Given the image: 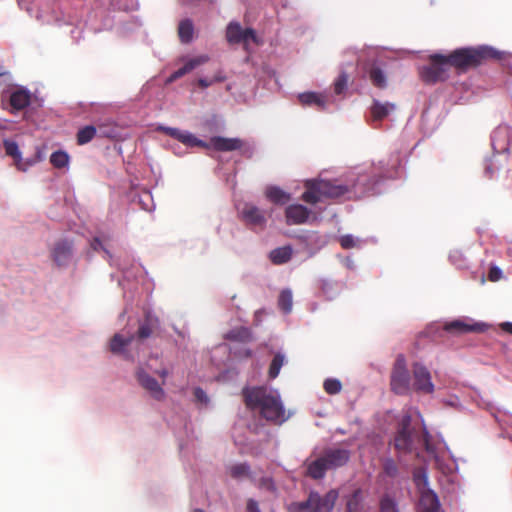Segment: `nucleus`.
<instances>
[{
	"label": "nucleus",
	"mask_w": 512,
	"mask_h": 512,
	"mask_svg": "<svg viewBox=\"0 0 512 512\" xmlns=\"http://www.w3.org/2000/svg\"><path fill=\"white\" fill-rule=\"evenodd\" d=\"M242 396L246 408L258 411L267 422L281 425L289 418L279 394L266 387H245Z\"/></svg>",
	"instance_id": "nucleus-1"
},
{
	"label": "nucleus",
	"mask_w": 512,
	"mask_h": 512,
	"mask_svg": "<svg viewBox=\"0 0 512 512\" xmlns=\"http://www.w3.org/2000/svg\"><path fill=\"white\" fill-rule=\"evenodd\" d=\"M506 53L498 51L490 46L459 48L448 55H445L451 68L459 72H466L475 68L488 60H502Z\"/></svg>",
	"instance_id": "nucleus-2"
},
{
	"label": "nucleus",
	"mask_w": 512,
	"mask_h": 512,
	"mask_svg": "<svg viewBox=\"0 0 512 512\" xmlns=\"http://www.w3.org/2000/svg\"><path fill=\"white\" fill-rule=\"evenodd\" d=\"M157 131L168 135L187 147H201L204 149L212 148L218 152H230L239 150L243 147L244 142L240 138H225L221 136H214L207 143L198 139L194 134L183 131L178 128L158 126Z\"/></svg>",
	"instance_id": "nucleus-3"
},
{
	"label": "nucleus",
	"mask_w": 512,
	"mask_h": 512,
	"mask_svg": "<svg viewBox=\"0 0 512 512\" xmlns=\"http://www.w3.org/2000/svg\"><path fill=\"white\" fill-rule=\"evenodd\" d=\"M159 327L158 317L150 312L145 313L143 321L139 323V327L135 335L124 337L122 334L116 333L110 340V351L116 355H122L125 359H132L127 347L137 339L138 342L149 338Z\"/></svg>",
	"instance_id": "nucleus-4"
},
{
	"label": "nucleus",
	"mask_w": 512,
	"mask_h": 512,
	"mask_svg": "<svg viewBox=\"0 0 512 512\" xmlns=\"http://www.w3.org/2000/svg\"><path fill=\"white\" fill-rule=\"evenodd\" d=\"M305 192L302 200L308 204H316L324 198L336 199L350 192L348 185L339 184L337 180L310 179L304 184Z\"/></svg>",
	"instance_id": "nucleus-5"
},
{
	"label": "nucleus",
	"mask_w": 512,
	"mask_h": 512,
	"mask_svg": "<svg viewBox=\"0 0 512 512\" xmlns=\"http://www.w3.org/2000/svg\"><path fill=\"white\" fill-rule=\"evenodd\" d=\"M350 459V451L344 448L326 449L320 457L307 465L306 474L312 479L319 480L326 471L344 466Z\"/></svg>",
	"instance_id": "nucleus-6"
},
{
	"label": "nucleus",
	"mask_w": 512,
	"mask_h": 512,
	"mask_svg": "<svg viewBox=\"0 0 512 512\" xmlns=\"http://www.w3.org/2000/svg\"><path fill=\"white\" fill-rule=\"evenodd\" d=\"M428 60V64L419 68V77L425 84L444 82L450 77L451 69L445 55L435 53Z\"/></svg>",
	"instance_id": "nucleus-7"
},
{
	"label": "nucleus",
	"mask_w": 512,
	"mask_h": 512,
	"mask_svg": "<svg viewBox=\"0 0 512 512\" xmlns=\"http://www.w3.org/2000/svg\"><path fill=\"white\" fill-rule=\"evenodd\" d=\"M411 378L403 355H398L391 372L390 385L393 392L406 395L411 390Z\"/></svg>",
	"instance_id": "nucleus-8"
},
{
	"label": "nucleus",
	"mask_w": 512,
	"mask_h": 512,
	"mask_svg": "<svg viewBox=\"0 0 512 512\" xmlns=\"http://www.w3.org/2000/svg\"><path fill=\"white\" fill-rule=\"evenodd\" d=\"M413 384L412 389L421 394H432L435 390L430 371L420 363L412 366Z\"/></svg>",
	"instance_id": "nucleus-9"
},
{
	"label": "nucleus",
	"mask_w": 512,
	"mask_h": 512,
	"mask_svg": "<svg viewBox=\"0 0 512 512\" xmlns=\"http://www.w3.org/2000/svg\"><path fill=\"white\" fill-rule=\"evenodd\" d=\"M226 39L230 44L243 43L245 46L249 41L257 43V35L252 28L243 29L239 22L232 21L226 28Z\"/></svg>",
	"instance_id": "nucleus-10"
},
{
	"label": "nucleus",
	"mask_w": 512,
	"mask_h": 512,
	"mask_svg": "<svg viewBox=\"0 0 512 512\" xmlns=\"http://www.w3.org/2000/svg\"><path fill=\"white\" fill-rule=\"evenodd\" d=\"M135 375L140 386L145 389L153 399L157 401H163L165 399L166 393L162 385L143 368H138Z\"/></svg>",
	"instance_id": "nucleus-11"
},
{
	"label": "nucleus",
	"mask_w": 512,
	"mask_h": 512,
	"mask_svg": "<svg viewBox=\"0 0 512 512\" xmlns=\"http://www.w3.org/2000/svg\"><path fill=\"white\" fill-rule=\"evenodd\" d=\"M338 498V492L334 489L328 491L324 496L317 492H311L313 512H331Z\"/></svg>",
	"instance_id": "nucleus-12"
},
{
	"label": "nucleus",
	"mask_w": 512,
	"mask_h": 512,
	"mask_svg": "<svg viewBox=\"0 0 512 512\" xmlns=\"http://www.w3.org/2000/svg\"><path fill=\"white\" fill-rule=\"evenodd\" d=\"M310 214L311 211L301 204L289 205L285 210L286 223L288 225L303 224L308 220Z\"/></svg>",
	"instance_id": "nucleus-13"
},
{
	"label": "nucleus",
	"mask_w": 512,
	"mask_h": 512,
	"mask_svg": "<svg viewBox=\"0 0 512 512\" xmlns=\"http://www.w3.org/2000/svg\"><path fill=\"white\" fill-rule=\"evenodd\" d=\"M241 215L243 220L249 225L263 227L266 224L264 212L252 204H245Z\"/></svg>",
	"instance_id": "nucleus-14"
},
{
	"label": "nucleus",
	"mask_w": 512,
	"mask_h": 512,
	"mask_svg": "<svg viewBox=\"0 0 512 512\" xmlns=\"http://www.w3.org/2000/svg\"><path fill=\"white\" fill-rule=\"evenodd\" d=\"M31 97V92L28 89L19 87L11 92L9 104L13 111H20L30 105Z\"/></svg>",
	"instance_id": "nucleus-15"
},
{
	"label": "nucleus",
	"mask_w": 512,
	"mask_h": 512,
	"mask_svg": "<svg viewBox=\"0 0 512 512\" xmlns=\"http://www.w3.org/2000/svg\"><path fill=\"white\" fill-rule=\"evenodd\" d=\"M420 512H440L438 496L430 489L423 490L419 499Z\"/></svg>",
	"instance_id": "nucleus-16"
},
{
	"label": "nucleus",
	"mask_w": 512,
	"mask_h": 512,
	"mask_svg": "<svg viewBox=\"0 0 512 512\" xmlns=\"http://www.w3.org/2000/svg\"><path fill=\"white\" fill-rule=\"evenodd\" d=\"M413 435L412 432L398 430L394 438V447L400 453H408L412 450Z\"/></svg>",
	"instance_id": "nucleus-17"
},
{
	"label": "nucleus",
	"mask_w": 512,
	"mask_h": 512,
	"mask_svg": "<svg viewBox=\"0 0 512 512\" xmlns=\"http://www.w3.org/2000/svg\"><path fill=\"white\" fill-rule=\"evenodd\" d=\"M298 100L302 106H316L319 109H324L326 104L325 96L316 92L301 93Z\"/></svg>",
	"instance_id": "nucleus-18"
},
{
	"label": "nucleus",
	"mask_w": 512,
	"mask_h": 512,
	"mask_svg": "<svg viewBox=\"0 0 512 512\" xmlns=\"http://www.w3.org/2000/svg\"><path fill=\"white\" fill-rule=\"evenodd\" d=\"M395 105L393 103H381L378 100H374L371 106V116L374 121H381L387 117L393 110Z\"/></svg>",
	"instance_id": "nucleus-19"
},
{
	"label": "nucleus",
	"mask_w": 512,
	"mask_h": 512,
	"mask_svg": "<svg viewBox=\"0 0 512 512\" xmlns=\"http://www.w3.org/2000/svg\"><path fill=\"white\" fill-rule=\"evenodd\" d=\"M444 330L452 334H463L480 330L479 324L470 325L462 320H454L444 325Z\"/></svg>",
	"instance_id": "nucleus-20"
},
{
	"label": "nucleus",
	"mask_w": 512,
	"mask_h": 512,
	"mask_svg": "<svg viewBox=\"0 0 512 512\" xmlns=\"http://www.w3.org/2000/svg\"><path fill=\"white\" fill-rule=\"evenodd\" d=\"M72 245L68 241L58 242L53 250V258L58 265H62L70 257Z\"/></svg>",
	"instance_id": "nucleus-21"
},
{
	"label": "nucleus",
	"mask_w": 512,
	"mask_h": 512,
	"mask_svg": "<svg viewBox=\"0 0 512 512\" xmlns=\"http://www.w3.org/2000/svg\"><path fill=\"white\" fill-rule=\"evenodd\" d=\"M3 145H4L6 154L8 156L13 157L17 169L21 170V171H27V165L22 166V157H21V153L19 151L18 144L15 141L4 140Z\"/></svg>",
	"instance_id": "nucleus-22"
},
{
	"label": "nucleus",
	"mask_w": 512,
	"mask_h": 512,
	"mask_svg": "<svg viewBox=\"0 0 512 512\" xmlns=\"http://www.w3.org/2000/svg\"><path fill=\"white\" fill-rule=\"evenodd\" d=\"M292 257V249L290 246L279 247L270 252L269 258L275 265L287 263Z\"/></svg>",
	"instance_id": "nucleus-23"
},
{
	"label": "nucleus",
	"mask_w": 512,
	"mask_h": 512,
	"mask_svg": "<svg viewBox=\"0 0 512 512\" xmlns=\"http://www.w3.org/2000/svg\"><path fill=\"white\" fill-rule=\"evenodd\" d=\"M266 197L274 204H285L290 200V194L279 187L271 186L266 189Z\"/></svg>",
	"instance_id": "nucleus-24"
},
{
	"label": "nucleus",
	"mask_w": 512,
	"mask_h": 512,
	"mask_svg": "<svg viewBox=\"0 0 512 512\" xmlns=\"http://www.w3.org/2000/svg\"><path fill=\"white\" fill-rule=\"evenodd\" d=\"M194 26L190 19H184L179 23L178 36L182 43H190L193 39Z\"/></svg>",
	"instance_id": "nucleus-25"
},
{
	"label": "nucleus",
	"mask_w": 512,
	"mask_h": 512,
	"mask_svg": "<svg viewBox=\"0 0 512 512\" xmlns=\"http://www.w3.org/2000/svg\"><path fill=\"white\" fill-rule=\"evenodd\" d=\"M225 338L231 341L250 342L252 340L251 330L247 327H238L230 330Z\"/></svg>",
	"instance_id": "nucleus-26"
},
{
	"label": "nucleus",
	"mask_w": 512,
	"mask_h": 512,
	"mask_svg": "<svg viewBox=\"0 0 512 512\" xmlns=\"http://www.w3.org/2000/svg\"><path fill=\"white\" fill-rule=\"evenodd\" d=\"M379 512H400L396 499L388 493L383 494L379 500Z\"/></svg>",
	"instance_id": "nucleus-27"
},
{
	"label": "nucleus",
	"mask_w": 512,
	"mask_h": 512,
	"mask_svg": "<svg viewBox=\"0 0 512 512\" xmlns=\"http://www.w3.org/2000/svg\"><path fill=\"white\" fill-rule=\"evenodd\" d=\"M293 297L289 289H284L280 292L278 297V306L285 313L288 314L292 311Z\"/></svg>",
	"instance_id": "nucleus-28"
},
{
	"label": "nucleus",
	"mask_w": 512,
	"mask_h": 512,
	"mask_svg": "<svg viewBox=\"0 0 512 512\" xmlns=\"http://www.w3.org/2000/svg\"><path fill=\"white\" fill-rule=\"evenodd\" d=\"M369 78L374 86L378 88L386 87V76L381 68L372 66L369 70Z\"/></svg>",
	"instance_id": "nucleus-29"
},
{
	"label": "nucleus",
	"mask_w": 512,
	"mask_h": 512,
	"mask_svg": "<svg viewBox=\"0 0 512 512\" xmlns=\"http://www.w3.org/2000/svg\"><path fill=\"white\" fill-rule=\"evenodd\" d=\"M96 128L92 125H87L81 128L76 135L77 144L84 145L89 143L96 135Z\"/></svg>",
	"instance_id": "nucleus-30"
},
{
	"label": "nucleus",
	"mask_w": 512,
	"mask_h": 512,
	"mask_svg": "<svg viewBox=\"0 0 512 512\" xmlns=\"http://www.w3.org/2000/svg\"><path fill=\"white\" fill-rule=\"evenodd\" d=\"M50 162L55 168H64L69 163V155L62 150L55 151L50 156Z\"/></svg>",
	"instance_id": "nucleus-31"
},
{
	"label": "nucleus",
	"mask_w": 512,
	"mask_h": 512,
	"mask_svg": "<svg viewBox=\"0 0 512 512\" xmlns=\"http://www.w3.org/2000/svg\"><path fill=\"white\" fill-rule=\"evenodd\" d=\"M288 512H313L311 493L306 501L292 502L288 505Z\"/></svg>",
	"instance_id": "nucleus-32"
},
{
	"label": "nucleus",
	"mask_w": 512,
	"mask_h": 512,
	"mask_svg": "<svg viewBox=\"0 0 512 512\" xmlns=\"http://www.w3.org/2000/svg\"><path fill=\"white\" fill-rule=\"evenodd\" d=\"M229 473L232 478L240 479L249 476L250 467L246 463L235 464L229 468Z\"/></svg>",
	"instance_id": "nucleus-33"
},
{
	"label": "nucleus",
	"mask_w": 512,
	"mask_h": 512,
	"mask_svg": "<svg viewBox=\"0 0 512 512\" xmlns=\"http://www.w3.org/2000/svg\"><path fill=\"white\" fill-rule=\"evenodd\" d=\"M284 363V357L280 353H277L274 358L272 359V362L269 367L268 376L270 379H275L280 372L281 367Z\"/></svg>",
	"instance_id": "nucleus-34"
},
{
	"label": "nucleus",
	"mask_w": 512,
	"mask_h": 512,
	"mask_svg": "<svg viewBox=\"0 0 512 512\" xmlns=\"http://www.w3.org/2000/svg\"><path fill=\"white\" fill-rule=\"evenodd\" d=\"M360 511H361L360 491L356 490L348 498L347 503H346L345 512H360Z\"/></svg>",
	"instance_id": "nucleus-35"
},
{
	"label": "nucleus",
	"mask_w": 512,
	"mask_h": 512,
	"mask_svg": "<svg viewBox=\"0 0 512 512\" xmlns=\"http://www.w3.org/2000/svg\"><path fill=\"white\" fill-rule=\"evenodd\" d=\"M324 390L327 394H338L342 389V384L338 379L329 378L324 381Z\"/></svg>",
	"instance_id": "nucleus-36"
},
{
	"label": "nucleus",
	"mask_w": 512,
	"mask_h": 512,
	"mask_svg": "<svg viewBox=\"0 0 512 512\" xmlns=\"http://www.w3.org/2000/svg\"><path fill=\"white\" fill-rule=\"evenodd\" d=\"M349 76L346 72H341L334 82V92L337 95L342 94L348 85Z\"/></svg>",
	"instance_id": "nucleus-37"
},
{
	"label": "nucleus",
	"mask_w": 512,
	"mask_h": 512,
	"mask_svg": "<svg viewBox=\"0 0 512 512\" xmlns=\"http://www.w3.org/2000/svg\"><path fill=\"white\" fill-rule=\"evenodd\" d=\"M383 471L388 477L394 478L398 475V466L392 458H386L383 461Z\"/></svg>",
	"instance_id": "nucleus-38"
},
{
	"label": "nucleus",
	"mask_w": 512,
	"mask_h": 512,
	"mask_svg": "<svg viewBox=\"0 0 512 512\" xmlns=\"http://www.w3.org/2000/svg\"><path fill=\"white\" fill-rule=\"evenodd\" d=\"M209 61V56L208 55H199L197 57H194V58H191L189 59L185 64L184 66L186 67V69L188 70V72H191L192 70H194L195 68H197L198 66L202 65V64H205Z\"/></svg>",
	"instance_id": "nucleus-39"
},
{
	"label": "nucleus",
	"mask_w": 512,
	"mask_h": 512,
	"mask_svg": "<svg viewBox=\"0 0 512 512\" xmlns=\"http://www.w3.org/2000/svg\"><path fill=\"white\" fill-rule=\"evenodd\" d=\"M449 260L453 265L458 268H463L466 265V259L460 250H452L449 254Z\"/></svg>",
	"instance_id": "nucleus-40"
},
{
	"label": "nucleus",
	"mask_w": 512,
	"mask_h": 512,
	"mask_svg": "<svg viewBox=\"0 0 512 512\" xmlns=\"http://www.w3.org/2000/svg\"><path fill=\"white\" fill-rule=\"evenodd\" d=\"M340 245L343 249H351L356 246L355 240L352 235H344L339 239Z\"/></svg>",
	"instance_id": "nucleus-41"
},
{
	"label": "nucleus",
	"mask_w": 512,
	"mask_h": 512,
	"mask_svg": "<svg viewBox=\"0 0 512 512\" xmlns=\"http://www.w3.org/2000/svg\"><path fill=\"white\" fill-rule=\"evenodd\" d=\"M411 421H412V418L409 414L404 415L399 423L398 430H404L405 432H412V429L410 428Z\"/></svg>",
	"instance_id": "nucleus-42"
},
{
	"label": "nucleus",
	"mask_w": 512,
	"mask_h": 512,
	"mask_svg": "<svg viewBox=\"0 0 512 512\" xmlns=\"http://www.w3.org/2000/svg\"><path fill=\"white\" fill-rule=\"evenodd\" d=\"M502 277V271L498 267H491L488 272V279L492 282L500 280Z\"/></svg>",
	"instance_id": "nucleus-43"
},
{
	"label": "nucleus",
	"mask_w": 512,
	"mask_h": 512,
	"mask_svg": "<svg viewBox=\"0 0 512 512\" xmlns=\"http://www.w3.org/2000/svg\"><path fill=\"white\" fill-rule=\"evenodd\" d=\"M194 396L199 402H207L208 397L206 393L201 388H196L194 390Z\"/></svg>",
	"instance_id": "nucleus-44"
},
{
	"label": "nucleus",
	"mask_w": 512,
	"mask_h": 512,
	"mask_svg": "<svg viewBox=\"0 0 512 512\" xmlns=\"http://www.w3.org/2000/svg\"><path fill=\"white\" fill-rule=\"evenodd\" d=\"M189 73L185 66L177 69L171 76L170 80H176L178 78L183 77L185 74Z\"/></svg>",
	"instance_id": "nucleus-45"
},
{
	"label": "nucleus",
	"mask_w": 512,
	"mask_h": 512,
	"mask_svg": "<svg viewBox=\"0 0 512 512\" xmlns=\"http://www.w3.org/2000/svg\"><path fill=\"white\" fill-rule=\"evenodd\" d=\"M189 73L185 66L177 69L171 76L170 80H176L178 78L183 77L185 74Z\"/></svg>",
	"instance_id": "nucleus-46"
},
{
	"label": "nucleus",
	"mask_w": 512,
	"mask_h": 512,
	"mask_svg": "<svg viewBox=\"0 0 512 512\" xmlns=\"http://www.w3.org/2000/svg\"><path fill=\"white\" fill-rule=\"evenodd\" d=\"M247 511L248 512H261L258 506V503L254 499H249L247 501Z\"/></svg>",
	"instance_id": "nucleus-47"
},
{
	"label": "nucleus",
	"mask_w": 512,
	"mask_h": 512,
	"mask_svg": "<svg viewBox=\"0 0 512 512\" xmlns=\"http://www.w3.org/2000/svg\"><path fill=\"white\" fill-rule=\"evenodd\" d=\"M500 327L503 331L512 335V323L511 322H503L500 324Z\"/></svg>",
	"instance_id": "nucleus-48"
},
{
	"label": "nucleus",
	"mask_w": 512,
	"mask_h": 512,
	"mask_svg": "<svg viewBox=\"0 0 512 512\" xmlns=\"http://www.w3.org/2000/svg\"><path fill=\"white\" fill-rule=\"evenodd\" d=\"M156 374H158L162 379V385L165 384V378L168 376L169 372L166 368H163V369H160L156 372Z\"/></svg>",
	"instance_id": "nucleus-49"
},
{
	"label": "nucleus",
	"mask_w": 512,
	"mask_h": 512,
	"mask_svg": "<svg viewBox=\"0 0 512 512\" xmlns=\"http://www.w3.org/2000/svg\"><path fill=\"white\" fill-rule=\"evenodd\" d=\"M422 442L425 448L428 450L429 446V433L426 429H424L423 436H422Z\"/></svg>",
	"instance_id": "nucleus-50"
},
{
	"label": "nucleus",
	"mask_w": 512,
	"mask_h": 512,
	"mask_svg": "<svg viewBox=\"0 0 512 512\" xmlns=\"http://www.w3.org/2000/svg\"><path fill=\"white\" fill-rule=\"evenodd\" d=\"M36 162H37L36 159H27V160L22 159V166L27 165V169H28L29 167L33 166Z\"/></svg>",
	"instance_id": "nucleus-51"
},
{
	"label": "nucleus",
	"mask_w": 512,
	"mask_h": 512,
	"mask_svg": "<svg viewBox=\"0 0 512 512\" xmlns=\"http://www.w3.org/2000/svg\"><path fill=\"white\" fill-rule=\"evenodd\" d=\"M198 84H199V86H201L202 88H207V87H209V86L211 85V82H210V81H208L207 79H203V78H201V79H199V80H198Z\"/></svg>",
	"instance_id": "nucleus-52"
},
{
	"label": "nucleus",
	"mask_w": 512,
	"mask_h": 512,
	"mask_svg": "<svg viewBox=\"0 0 512 512\" xmlns=\"http://www.w3.org/2000/svg\"><path fill=\"white\" fill-rule=\"evenodd\" d=\"M241 355H242L243 357H245V358H250V357H252L253 352H252V350H250V349H245V350H243V351L241 352Z\"/></svg>",
	"instance_id": "nucleus-53"
},
{
	"label": "nucleus",
	"mask_w": 512,
	"mask_h": 512,
	"mask_svg": "<svg viewBox=\"0 0 512 512\" xmlns=\"http://www.w3.org/2000/svg\"><path fill=\"white\" fill-rule=\"evenodd\" d=\"M101 246V241L98 238H95L92 242V247L96 250Z\"/></svg>",
	"instance_id": "nucleus-54"
},
{
	"label": "nucleus",
	"mask_w": 512,
	"mask_h": 512,
	"mask_svg": "<svg viewBox=\"0 0 512 512\" xmlns=\"http://www.w3.org/2000/svg\"><path fill=\"white\" fill-rule=\"evenodd\" d=\"M262 482L263 483H267L268 484V488L274 489V484H273L271 479H263Z\"/></svg>",
	"instance_id": "nucleus-55"
},
{
	"label": "nucleus",
	"mask_w": 512,
	"mask_h": 512,
	"mask_svg": "<svg viewBox=\"0 0 512 512\" xmlns=\"http://www.w3.org/2000/svg\"><path fill=\"white\" fill-rule=\"evenodd\" d=\"M3 77H10V74L9 72L5 71V72H0V79L3 78Z\"/></svg>",
	"instance_id": "nucleus-56"
},
{
	"label": "nucleus",
	"mask_w": 512,
	"mask_h": 512,
	"mask_svg": "<svg viewBox=\"0 0 512 512\" xmlns=\"http://www.w3.org/2000/svg\"><path fill=\"white\" fill-rule=\"evenodd\" d=\"M422 480H423L424 484L426 485L427 484V478L424 476Z\"/></svg>",
	"instance_id": "nucleus-57"
},
{
	"label": "nucleus",
	"mask_w": 512,
	"mask_h": 512,
	"mask_svg": "<svg viewBox=\"0 0 512 512\" xmlns=\"http://www.w3.org/2000/svg\"><path fill=\"white\" fill-rule=\"evenodd\" d=\"M194 512H205V511L202 509H196V510H194Z\"/></svg>",
	"instance_id": "nucleus-58"
},
{
	"label": "nucleus",
	"mask_w": 512,
	"mask_h": 512,
	"mask_svg": "<svg viewBox=\"0 0 512 512\" xmlns=\"http://www.w3.org/2000/svg\"><path fill=\"white\" fill-rule=\"evenodd\" d=\"M417 484L419 485L420 484V478H417Z\"/></svg>",
	"instance_id": "nucleus-59"
}]
</instances>
